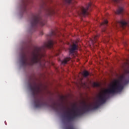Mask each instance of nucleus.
I'll list each match as a JSON object with an SVG mask.
<instances>
[{
  "mask_svg": "<svg viewBox=\"0 0 129 129\" xmlns=\"http://www.w3.org/2000/svg\"><path fill=\"white\" fill-rule=\"evenodd\" d=\"M28 3V0H22V6L24 11L27 10V3Z\"/></svg>",
  "mask_w": 129,
  "mask_h": 129,
  "instance_id": "nucleus-13",
  "label": "nucleus"
},
{
  "mask_svg": "<svg viewBox=\"0 0 129 129\" xmlns=\"http://www.w3.org/2000/svg\"><path fill=\"white\" fill-rule=\"evenodd\" d=\"M116 27L118 28V26H117V24H116Z\"/></svg>",
  "mask_w": 129,
  "mask_h": 129,
  "instance_id": "nucleus-23",
  "label": "nucleus"
},
{
  "mask_svg": "<svg viewBox=\"0 0 129 129\" xmlns=\"http://www.w3.org/2000/svg\"><path fill=\"white\" fill-rule=\"evenodd\" d=\"M108 23V21L107 20H104L102 23H101V26H104L105 28V26H107V24Z\"/></svg>",
  "mask_w": 129,
  "mask_h": 129,
  "instance_id": "nucleus-16",
  "label": "nucleus"
},
{
  "mask_svg": "<svg viewBox=\"0 0 129 129\" xmlns=\"http://www.w3.org/2000/svg\"><path fill=\"white\" fill-rule=\"evenodd\" d=\"M75 108H77V107L76 106V105L75 104L73 106V109L74 110Z\"/></svg>",
  "mask_w": 129,
  "mask_h": 129,
  "instance_id": "nucleus-21",
  "label": "nucleus"
},
{
  "mask_svg": "<svg viewBox=\"0 0 129 129\" xmlns=\"http://www.w3.org/2000/svg\"><path fill=\"white\" fill-rule=\"evenodd\" d=\"M75 50H77V45L76 44H73L72 48L70 49V54H74Z\"/></svg>",
  "mask_w": 129,
  "mask_h": 129,
  "instance_id": "nucleus-10",
  "label": "nucleus"
},
{
  "mask_svg": "<svg viewBox=\"0 0 129 129\" xmlns=\"http://www.w3.org/2000/svg\"><path fill=\"white\" fill-rule=\"evenodd\" d=\"M75 50H77V45L76 44H73L72 48L70 49V54H74Z\"/></svg>",
  "mask_w": 129,
  "mask_h": 129,
  "instance_id": "nucleus-9",
  "label": "nucleus"
},
{
  "mask_svg": "<svg viewBox=\"0 0 129 129\" xmlns=\"http://www.w3.org/2000/svg\"><path fill=\"white\" fill-rule=\"evenodd\" d=\"M83 75L84 77H87V76H88V75H89V73L87 71H84L83 73Z\"/></svg>",
  "mask_w": 129,
  "mask_h": 129,
  "instance_id": "nucleus-18",
  "label": "nucleus"
},
{
  "mask_svg": "<svg viewBox=\"0 0 129 129\" xmlns=\"http://www.w3.org/2000/svg\"><path fill=\"white\" fill-rule=\"evenodd\" d=\"M66 3H67V4H74V2H75V0H64Z\"/></svg>",
  "mask_w": 129,
  "mask_h": 129,
  "instance_id": "nucleus-17",
  "label": "nucleus"
},
{
  "mask_svg": "<svg viewBox=\"0 0 129 129\" xmlns=\"http://www.w3.org/2000/svg\"><path fill=\"white\" fill-rule=\"evenodd\" d=\"M91 6H92V4L90 3L87 5L86 8H84V7H81L80 11L78 12L79 16H85L86 15H88V12H87V11H88V10L91 8Z\"/></svg>",
  "mask_w": 129,
  "mask_h": 129,
  "instance_id": "nucleus-7",
  "label": "nucleus"
},
{
  "mask_svg": "<svg viewBox=\"0 0 129 129\" xmlns=\"http://www.w3.org/2000/svg\"><path fill=\"white\" fill-rule=\"evenodd\" d=\"M29 89L32 92V95L35 97L36 94L39 93L41 91V88L40 86L37 84L36 82H33L32 83H29Z\"/></svg>",
  "mask_w": 129,
  "mask_h": 129,
  "instance_id": "nucleus-6",
  "label": "nucleus"
},
{
  "mask_svg": "<svg viewBox=\"0 0 129 129\" xmlns=\"http://www.w3.org/2000/svg\"><path fill=\"white\" fill-rule=\"evenodd\" d=\"M59 35L56 32L52 31L48 35L49 38H52V37H58Z\"/></svg>",
  "mask_w": 129,
  "mask_h": 129,
  "instance_id": "nucleus-11",
  "label": "nucleus"
},
{
  "mask_svg": "<svg viewBox=\"0 0 129 129\" xmlns=\"http://www.w3.org/2000/svg\"><path fill=\"white\" fill-rule=\"evenodd\" d=\"M112 3H114V4H117L120 2V0H110Z\"/></svg>",
  "mask_w": 129,
  "mask_h": 129,
  "instance_id": "nucleus-20",
  "label": "nucleus"
},
{
  "mask_svg": "<svg viewBox=\"0 0 129 129\" xmlns=\"http://www.w3.org/2000/svg\"><path fill=\"white\" fill-rule=\"evenodd\" d=\"M123 89V86L119 81H117L115 83L111 86L109 89L106 90L104 93L100 94L97 100H96L95 104L87 105L85 102L84 103L83 106L81 108H77V111L74 112L71 114L70 112H67V115L66 116V119L68 121H73L76 118L79 116L84 114L85 112H88L90 110H94L99 108V107L105 103L106 101V94H115L118 92H120Z\"/></svg>",
  "mask_w": 129,
  "mask_h": 129,
  "instance_id": "nucleus-1",
  "label": "nucleus"
},
{
  "mask_svg": "<svg viewBox=\"0 0 129 129\" xmlns=\"http://www.w3.org/2000/svg\"><path fill=\"white\" fill-rule=\"evenodd\" d=\"M52 3V0H47L46 1H42L41 5V9H44L46 16H53L55 14V11L53 6L50 5Z\"/></svg>",
  "mask_w": 129,
  "mask_h": 129,
  "instance_id": "nucleus-5",
  "label": "nucleus"
},
{
  "mask_svg": "<svg viewBox=\"0 0 129 129\" xmlns=\"http://www.w3.org/2000/svg\"><path fill=\"white\" fill-rule=\"evenodd\" d=\"M54 44H56V41H54L52 39H48V41L44 43V45L40 47H36L34 50L31 53L30 62H28V58L27 57L26 52L23 51L21 55L20 62L23 66H27V65H33L37 64L40 67V68H46V63H49V62H46L45 59H42L44 57V55L42 54V52L45 51V49L47 48L48 49H51L53 48Z\"/></svg>",
  "mask_w": 129,
  "mask_h": 129,
  "instance_id": "nucleus-2",
  "label": "nucleus"
},
{
  "mask_svg": "<svg viewBox=\"0 0 129 129\" xmlns=\"http://www.w3.org/2000/svg\"><path fill=\"white\" fill-rule=\"evenodd\" d=\"M105 29H104L102 30V32H105Z\"/></svg>",
  "mask_w": 129,
  "mask_h": 129,
  "instance_id": "nucleus-22",
  "label": "nucleus"
},
{
  "mask_svg": "<svg viewBox=\"0 0 129 129\" xmlns=\"http://www.w3.org/2000/svg\"><path fill=\"white\" fill-rule=\"evenodd\" d=\"M93 86L94 87H99V84L97 83H93Z\"/></svg>",
  "mask_w": 129,
  "mask_h": 129,
  "instance_id": "nucleus-19",
  "label": "nucleus"
},
{
  "mask_svg": "<svg viewBox=\"0 0 129 129\" xmlns=\"http://www.w3.org/2000/svg\"><path fill=\"white\" fill-rule=\"evenodd\" d=\"M34 103L36 108H41V107H43V106H48L54 110H56V111H58L59 108L61 106V104H58L54 101H52L51 104H49L48 102L44 101L43 98L39 97H37L34 99Z\"/></svg>",
  "mask_w": 129,
  "mask_h": 129,
  "instance_id": "nucleus-3",
  "label": "nucleus"
},
{
  "mask_svg": "<svg viewBox=\"0 0 129 129\" xmlns=\"http://www.w3.org/2000/svg\"><path fill=\"white\" fill-rule=\"evenodd\" d=\"M99 36V35H96L94 36L93 39H91V42L92 44H93V46H95V43H96V41H97V38H98Z\"/></svg>",
  "mask_w": 129,
  "mask_h": 129,
  "instance_id": "nucleus-12",
  "label": "nucleus"
},
{
  "mask_svg": "<svg viewBox=\"0 0 129 129\" xmlns=\"http://www.w3.org/2000/svg\"><path fill=\"white\" fill-rule=\"evenodd\" d=\"M96 46H97V45L96 44Z\"/></svg>",
  "mask_w": 129,
  "mask_h": 129,
  "instance_id": "nucleus-24",
  "label": "nucleus"
},
{
  "mask_svg": "<svg viewBox=\"0 0 129 129\" xmlns=\"http://www.w3.org/2000/svg\"><path fill=\"white\" fill-rule=\"evenodd\" d=\"M70 60H71V57H66L61 61V64L65 65V64H67L68 61H70Z\"/></svg>",
  "mask_w": 129,
  "mask_h": 129,
  "instance_id": "nucleus-15",
  "label": "nucleus"
},
{
  "mask_svg": "<svg viewBox=\"0 0 129 129\" xmlns=\"http://www.w3.org/2000/svg\"><path fill=\"white\" fill-rule=\"evenodd\" d=\"M120 80H121V82H123V83L124 84H127V83H128V82H129V80L125 79L124 78V76H123L121 77Z\"/></svg>",
  "mask_w": 129,
  "mask_h": 129,
  "instance_id": "nucleus-14",
  "label": "nucleus"
},
{
  "mask_svg": "<svg viewBox=\"0 0 129 129\" xmlns=\"http://www.w3.org/2000/svg\"><path fill=\"white\" fill-rule=\"evenodd\" d=\"M116 15H122L123 14V8L119 7L115 12Z\"/></svg>",
  "mask_w": 129,
  "mask_h": 129,
  "instance_id": "nucleus-8",
  "label": "nucleus"
},
{
  "mask_svg": "<svg viewBox=\"0 0 129 129\" xmlns=\"http://www.w3.org/2000/svg\"><path fill=\"white\" fill-rule=\"evenodd\" d=\"M30 24L31 27L36 29L38 25L45 26L46 21L43 20L39 14L33 15L30 19Z\"/></svg>",
  "mask_w": 129,
  "mask_h": 129,
  "instance_id": "nucleus-4",
  "label": "nucleus"
}]
</instances>
